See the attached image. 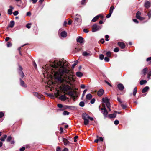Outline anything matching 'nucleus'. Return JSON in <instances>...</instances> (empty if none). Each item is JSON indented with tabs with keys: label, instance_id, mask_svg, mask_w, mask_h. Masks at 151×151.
Listing matches in <instances>:
<instances>
[{
	"label": "nucleus",
	"instance_id": "nucleus-1",
	"mask_svg": "<svg viewBox=\"0 0 151 151\" xmlns=\"http://www.w3.org/2000/svg\"><path fill=\"white\" fill-rule=\"evenodd\" d=\"M45 77L54 78L56 83L61 85L74 81L70 76V70L68 62L63 60H55L51 65L46 68V72L43 74Z\"/></svg>",
	"mask_w": 151,
	"mask_h": 151
},
{
	"label": "nucleus",
	"instance_id": "nucleus-2",
	"mask_svg": "<svg viewBox=\"0 0 151 151\" xmlns=\"http://www.w3.org/2000/svg\"><path fill=\"white\" fill-rule=\"evenodd\" d=\"M89 116L86 113H83L82 115V118L84 120V124L85 125L88 124L89 121L88 120Z\"/></svg>",
	"mask_w": 151,
	"mask_h": 151
},
{
	"label": "nucleus",
	"instance_id": "nucleus-3",
	"mask_svg": "<svg viewBox=\"0 0 151 151\" xmlns=\"http://www.w3.org/2000/svg\"><path fill=\"white\" fill-rule=\"evenodd\" d=\"M102 101L104 103L106 104L107 108L109 109V111H110L111 110L110 109V104L108 98L107 97L103 98Z\"/></svg>",
	"mask_w": 151,
	"mask_h": 151
},
{
	"label": "nucleus",
	"instance_id": "nucleus-4",
	"mask_svg": "<svg viewBox=\"0 0 151 151\" xmlns=\"http://www.w3.org/2000/svg\"><path fill=\"white\" fill-rule=\"evenodd\" d=\"M101 28V27L96 24H94L92 26V32H95L98 31Z\"/></svg>",
	"mask_w": 151,
	"mask_h": 151
},
{
	"label": "nucleus",
	"instance_id": "nucleus-5",
	"mask_svg": "<svg viewBox=\"0 0 151 151\" xmlns=\"http://www.w3.org/2000/svg\"><path fill=\"white\" fill-rule=\"evenodd\" d=\"M64 93L66 94H67L70 96L72 98H73V99H74L75 98V93L74 91H71L67 92H65Z\"/></svg>",
	"mask_w": 151,
	"mask_h": 151
},
{
	"label": "nucleus",
	"instance_id": "nucleus-6",
	"mask_svg": "<svg viewBox=\"0 0 151 151\" xmlns=\"http://www.w3.org/2000/svg\"><path fill=\"white\" fill-rule=\"evenodd\" d=\"M82 55L85 56H90L92 55V53L89 51H85L83 52Z\"/></svg>",
	"mask_w": 151,
	"mask_h": 151
},
{
	"label": "nucleus",
	"instance_id": "nucleus-7",
	"mask_svg": "<svg viewBox=\"0 0 151 151\" xmlns=\"http://www.w3.org/2000/svg\"><path fill=\"white\" fill-rule=\"evenodd\" d=\"M141 15V13L139 12L138 11L137 13L136 14V18L141 20H142L144 19V18L142 17H141L140 16Z\"/></svg>",
	"mask_w": 151,
	"mask_h": 151
},
{
	"label": "nucleus",
	"instance_id": "nucleus-8",
	"mask_svg": "<svg viewBox=\"0 0 151 151\" xmlns=\"http://www.w3.org/2000/svg\"><path fill=\"white\" fill-rule=\"evenodd\" d=\"M71 89L70 87L68 86H65L63 87V90L64 91V92H66L65 91H70V90Z\"/></svg>",
	"mask_w": 151,
	"mask_h": 151
},
{
	"label": "nucleus",
	"instance_id": "nucleus-9",
	"mask_svg": "<svg viewBox=\"0 0 151 151\" xmlns=\"http://www.w3.org/2000/svg\"><path fill=\"white\" fill-rule=\"evenodd\" d=\"M103 108H101V110H103L104 111V112H103V114L105 116H106L107 114H108V111H107L106 110V109H105V106L103 104Z\"/></svg>",
	"mask_w": 151,
	"mask_h": 151
},
{
	"label": "nucleus",
	"instance_id": "nucleus-10",
	"mask_svg": "<svg viewBox=\"0 0 151 151\" xmlns=\"http://www.w3.org/2000/svg\"><path fill=\"white\" fill-rule=\"evenodd\" d=\"M47 86L51 88H54V86L55 84L54 83L53 81H50L47 83Z\"/></svg>",
	"mask_w": 151,
	"mask_h": 151
},
{
	"label": "nucleus",
	"instance_id": "nucleus-11",
	"mask_svg": "<svg viewBox=\"0 0 151 151\" xmlns=\"http://www.w3.org/2000/svg\"><path fill=\"white\" fill-rule=\"evenodd\" d=\"M9 8L8 10V14L9 15H11L12 14V10L14 8L11 6H9Z\"/></svg>",
	"mask_w": 151,
	"mask_h": 151
},
{
	"label": "nucleus",
	"instance_id": "nucleus-12",
	"mask_svg": "<svg viewBox=\"0 0 151 151\" xmlns=\"http://www.w3.org/2000/svg\"><path fill=\"white\" fill-rule=\"evenodd\" d=\"M104 90L103 89H100L97 92V94L99 96H101L104 93Z\"/></svg>",
	"mask_w": 151,
	"mask_h": 151
},
{
	"label": "nucleus",
	"instance_id": "nucleus-13",
	"mask_svg": "<svg viewBox=\"0 0 151 151\" xmlns=\"http://www.w3.org/2000/svg\"><path fill=\"white\" fill-rule=\"evenodd\" d=\"M100 17H101L102 18L103 17V16L101 15V14H99L98 15H97V16H96V17H95L92 19V21L93 22H95L97 20V19H98Z\"/></svg>",
	"mask_w": 151,
	"mask_h": 151
},
{
	"label": "nucleus",
	"instance_id": "nucleus-14",
	"mask_svg": "<svg viewBox=\"0 0 151 151\" xmlns=\"http://www.w3.org/2000/svg\"><path fill=\"white\" fill-rule=\"evenodd\" d=\"M77 41L78 42L81 43L83 42V39L81 37H79L77 39Z\"/></svg>",
	"mask_w": 151,
	"mask_h": 151
},
{
	"label": "nucleus",
	"instance_id": "nucleus-15",
	"mask_svg": "<svg viewBox=\"0 0 151 151\" xmlns=\"http://www.w3.org/2000/svg\"><path fill=\"white\" fill-rule=\"evenodd\" d=\"M19 70L20 71L19 72V74L21 76L22 78H23L24 76V74L23 72L22 71V68L21 66H19Z\"/></svg>",
	"mask_w": 151,
	"mask_h": 151
},
{
	"label": "nucleus",
	"instance_id": "nucleus-16",
	"mask_svg": "<svg viewBox=\"0 0 151 151\" xmlns=\"http://www.w3.org/2000/svg\"><path fill=\"white\" fill-rule=\"evenodd\" d=\"M118 45L122 49L124 48L125 47L124 43L122 42H119L118 43Z\"/></svg>",
	"mask_w": 151,
	"mask_h": 151
},
{
	"label": "nucleus",
	"instance_id": "nucleus-17",
	"mask_svg": "<svg viewBox=\"0 0 151 151\" xmlns=\"http://www.w3.org/2000/svg\"><path fill=\"white\" fill-rule=\"evenodd\" d=\"M76 16H77V17L75 18V20L78 21L80 22H81V16L79 15H78V14L76 15Z\"/></svg>",
	"mask_w": 151,
	"mask_h": 151
},
{
	"label": "nucleus",
	"instance_id": "nucleus-18",
	"mask_svg": "<svg viewBox=\"0 0 151 151\" xmlns=\"http://www.w3.org/2000/svg\"><path fill=\"white\" fill-rule=\"evenodd\" d=\"M67 33L65 31H63L60 34L61 36L63 37H65L67 36Z\"/></svg>",
	"mask_w": 151,
	"mask_h": 151
},
{
	"label": "nucleus",
	"instance_id": "nucleus-19",
	"mask_svg": "<svg viewBox=\"0 0 151 151\" xmlns=\"http://www.w3.org/2000/svg\"><path fill=\"white\" fill-rule=\"evenodd\" d=\"M118 88L121 90H122L124 88V86L122 84H119L118 85Z\"/></svg>",
	"mask_w": 151,
	"mask_h": 151
},
{
	"label": "nucleus",
	"instance_id": "nucleus-20",
	"mask_svg": "<svg viewBox=\"0 0 151 151\" xmlns=\"http://www.w3.org/2000/svg\"><path fill=\"white\" fill-rule=\"evenodd\" d=\"M76 74L77 77L80 78L81 77L83 76V73L80 72H77Z\"/></svg>",
	"mask_w": 151,
	"mask_h": 151
},
{
	"label": "nucleus",
	"instance_id": "nucleus-21",
	"mask_svg": "<svg viewBox=\"0 0 151 151\" xmlns=\"http://www.w3.org/2000/svg\"><path fill=\"white\" fill-rule=\"evenodd\" d=\"M63 142L64 145H67L69 143L68 140L64 138H63Z\"/></svg>",
	"mask_w": 151,
	"mask_h": 151
},
{
	"label": "nucleus",
	"instance_id": "nucleus-22",
	"mask_svg": "<svg viewBox=\"0 0 151 151\" xmlns=\"http://www.w3.org/2000/svg\"><path fill=\"white\" fill-rule=\"evenodd\" d=\"M33 94L34 95L37 96L39 98H41L42 96V95L41 94H39L37 92H34L33 93Z\"/></svg>",
	"mask_w": 151,
	"mask_h": 151
},
{
	"label": "nucleus",
	"instance_id": "nucleus-23",
	"mask_svg": "<svg viewBox=\"0 0 151 151\" xmlns=\"http://www.w3.org/2000/svg\"><path fill=\"white\" fill-rule=\"evenodd\" d=\"M59 99L61 100L64 101L66 100V98L65 95H62L60 96Z\"/></svg>",
	"mask_w": 151,
	"mask_h": 151
},
{
	"label": "nucleus",
	"instance_id": "nucleus-24",
	"mask_svg": "<svg viewBox=\"0 0 151 151\" xmlns=\"http://www.w3.org/2000/svg\"><path fill=\"white\" fill-rule=\"evenodd\" d=\"M150 2L149 1H147L145 3V7L147 8H148L150 7Z\"/></svg>",
	"mask_w": 151,
	"mask_h": 151
},
{
	"label": "nucleus",
	"instance_id": "nucleus-25",
	"mask_svg": "<svg viewBox=\"0 0 151 151\" xmlns=\"http://www.w3.org/2000/svg\"><path fill=\"white\" fill-rule=\"evenodd\" d=\"M20 84L23 87H27V86L26 84H25L23 81L20 80Z\"/></svg>",
	"mask_w": 151,
	"mask_h": 151
},
{
	"label": "nucleus",
	"instance_id": "nucleus-26",
	"mask_svg": "<svg viewBox=\"0 0 151 151\" xmlns=\"http://www.w3.org/2000/svg\"><path fill=\"white\" fill-rule=\"evenodd\" d=\"M148 70V68H144L142 70V72L143 73V74L145 75L146 74Z\"/></svg>",
	"mask_w": 151,
	"mask_h": 151
},
{
	"label": "nucleus",
	"instance_id": "nucleus-27",
	"mask_svg": "<svg viewBox=\"0 0 151 151\" xmlns=\"http://www.w3.org/2000/svg\"><path fill=\"white\" fill-rule=\"evenodd\" d=\"M14 25V21H11L9 25V27L11 28H12Z\"/></svg>",
	"mask_w": 151,
	"mask_h": 151
},
{
	"label": "nucleus",
	"instance_id": "nucleus-28",
	"mask_svg": "<svg viewBox=\"0 0 151 151\" xmlns=\"http://www.w3.org/2000/svg\"><path fill=\"white\" fill-rule=\"evenodd\" d=\"M7 137V136L6 135H4L3 136V137H1L0 138V140L1 141H4L6 138Z\"/></svg>",
	"mask_w": 151,
	"mask_h": 151
},
{
	"label": "nucleus",
	"instance_id": "nucleus-29",
	"mask_svg": "<svg viewBox=\"0 0 151 151\" xmlns=\"http://www.w3.org/2000/svg\"><path fill=\"white\" fill-rule=\"evenodd\" d=\"M149 88L148 86H146L142 90V92L143 93L147 91Z\"/></svg>",
	"mask_w": 151,
	"mask_h": 151
},
{
	"label": "nucleus",
	"instance_id": "nucleus-30",
	"mask_svg": "<svg viewBox=\"0 0 151 151\" xmlns=\"http://www.w3.org/2000/svg\"><path fill=\"white\" fill-rule=\"evenodd\" d=\"M103 138L102 137H99L98 139H96L94 141V142L96 143H98L99 141H103Z\"/></svg>",
	"mask_w": 151,
	"mask_h": 151
},
{
	"label": "nucleus",
	"instance_id": "nucleus-31",
	"mask_svg": "<svg viewBox=\"0 0 151 151\" xmlns=\"http://www.w3.org/2000/svg\"><path fill=\"white\" fill-rule=\"evenodd\" d=\"M86 99H88L90 100L92 98V95L91 94H88L86 96Z\"/></svg>",
	"mask_w": 151,
	"mask_h": 151
},
{
	"label": "nucleus",
	"instance_id": "nucleus-32",
	"mask_svg": "<svg viewBox=\"0 0 151 151\" xmlns=\"http://www.w3.org/2000/svg\"><path fill=\"white\" fill-rule=\"evenodd\" d=\"M109 116L110 118H115L116 116V114L114 113L111 114H110L109 115Z\"/></svg>",
	"mask_w": 151,
	"mask_h": 151
},
{
	"label": "nucleus",
	"instance_id": "nucleus-33",
	"mask_svg": "<svg viewBox=\"0 0 151 151\" xmlns=\"http://www.w3.org/2000/svg\"><path fill=\"white\" fill-rule=\"evenodd\" d=\"M151 76V70H150L147 73V78L148 79H150V77Z\"/></svg>",
	"mask_w": 151,
	"mask_h": 151
},
{
	"label": "nucleus",
	"instance_id": "nucleus-34",
	"mask_svg": "<svg viewBox=\"0 0 151 151\" xmlns=\"http://www.w3.org/2000/svg\"><path fill=\"white\" fill-rule=\"evenodd\" d=\"M114 8V6H112L110 9L109 12L112 14Z\"/></svg>",
	"mask_w": 151,
	"mask_h": 151
},
{
	"label": "nucleus",
	"instance_id": "nucleus-35",
	"mask_svg": "<svg viewBox=\"0 0 151 151\" xmlns=\"http://www.w3.org/2000/svg\"><path fill=\"white\" fill-rule=\"evenodd\" d=\"M137 91V87H135L134 89L133 92V95L134 96H135Z\"/></svg>",
	"mask_w": 151,
	"mask_h": 151
},
{
	"label": "nucleus",
	"instance_id": "nucleus-36",
	"mask_svg": "<svg viewBox=\"0 0 151 151\" xmlns=\"http://www.w3.org/2000/svg\"><path fill=\"white\" fill-rule=\"evenodd\" d=\"M147 81L145 80H142L141 81H140V83L141 85H142L144 84L145 83H147Z\"/></svg>",
	"mask_w": 151,
	"mask_h": 151
},
{
	"label": "nucleus",
	"instance_id": "nucleus-37",
	"mask_svg": "<svg viewBox=\"0 0 151 151\" xmlns=\"http://www.w3.org/2000/svg\"><path fill=\"white\" fill-rule=\"evenodd\" d=\"M111 53L110 51L106 53V55L108 57H111Z\"/></svg>",
	"mask_w": 151,
	"mask_h": 151
},
{
	"label": "nucleus",
	"instance_id": "nucleus-38",
	"mask_svg": "<svg viewBox=\"0 0 151 151\" xmlns=\"http://www.w3.org/2000/svg\"><path fill=\"white\" fill-rule=\"evenodd\" d=\"M69 114V113L66 111H64L63 113V114L64 115H68Z\"/></svg>",
	"mask_w": 151,
	"mask_h": 151
},
{
	"label": "nucleus",
	"instance_id": "nucleus-39",
	"mask_svg": "<svg viewBox=\"0 0 151 151\" xmlns=\"http://www.w3.org/2000/svg\"><path fill=\"white\" fill-rule=\"evenodd\" d=\"M79 105L83 107L84 105V103L83 101H81L79 103Z\"/></svg>",
	"mask_w": 151,
	"mask_h": 151
},
{
	"label": "nucleus",
	"instance_id": "nucleus-40",
	"mask_svg": "<svg viewBox=\"0 0 151 151\" xmlns=\"http://www.w3.org/2000/svg\"><path fill=\"white\" fill-rule=\"evenodd\" d=\"M104 55L102 54H101L99 55V58L101 60H102L104 58Z\"/></svg>",
	"mask_w": 151,
	"mask_h": 151
},
{
	"label": "nucleus",
	"instance_id": "nucleus-41",
	"mask_svg": "<svg viewBox=\"0 0 151 151\" xmlns=\"http://www.w3.org/2000/svg\"><path fill=\"white\" fill-rule=\"evenodd\" d=\"M104 59L105 61L107 62H109V58H108V57H105Z\"/></svg>",
	"mask_w": 151,
	"mask_h": 151
},
{
	"label": "nucleus",
	"instance_id": "nucleus-42",
	"mask_svg": "<svg viewBox=\"0 0 151 151\" xmlns=\"http://www.w3.org/2000/svg\"><path fill=\"white\" fill-rule=\"evenodd\" d=\"M121 106L123 109H125L127 107L126 105L123 104H121Z\"/></svg>",
	"mask_w": 151,
	"mask_h": 151
},
{
	"label": "nucleus",
	"instance_id": "nucleus-43",
	"mask_svg": "<svg viewBox=\"0 0 151 151\" xmlns=\"http://www.w3.org/2000/svg\"><path fill=\"white\" fill-rule=\"evenodd\" d=\"M18 14H19V12H18V11H14L13 12V14L14 16H16V15H17Z\"/></svg>",
	"mask_w": 151,
	"mask_h": 151
},
{
	"label": "nucleus",
	"instance_id": "nucleus-44",
	"mask_svg": "<svg viewBox=\"0 0 151 151\" xmlns=\"http://www.w3.org/2000/svg\"><path fill=\"white\" fill-rule=\"evenodd\" d=\"M31 24L30 23H28L26 25V27L28 28V29H29L31 27Z\"/></svg>",
	"mask_w": 151,
	"mask_h": 151
},
{
	"label": "nucleus",
	"instance_id": "nucleus-45",
	"mask_svg": "<svg viewBox=\"0 0 151 151\" xmlns=\"http://www.w3.org/2000/svg\"><path fill=\"white\" fill-rule=\"evenodd\" d=\"M59 95V91H58L57 92L55 93V96L56 97H58Z\"/></svg>",
	"mask_w": 151,
	"mask_h": 151
},
{
	"label": "nucleus",
	"instance_id": "nucleus-46",
	"mask_svg": "<svg viewBox=\"0 0 151 151\" xmlns=\"http://www.w3.org/2000/svg\"><path fill=\"white\" fill-rule=\"evenodd\" d=\"M77 63V62H75L72 65L73 68L76 65Z\"/></svg>",
	"mask_w": 151,
	"mask_h": 151
},
{
	"label": "nucleus",
	"instance_id": "nucleus-47",
	"mask_svg": "<svg viewBox=\"0 0 151 151\" xmlns=\"http://www.w3.org/2000/svg\"><path fill=\"white\" fill-rule=\"evenodd\" d=\"M11 139H12L11 137L9 136L8 137L7 139V141L8 142H9V141H10L11 140Z\"/></svg>",
	"mask_w": 151,
	"mask_h": 151
},
{
	"label": "nucleus",
	"instance_id": "nucleus-48",
	"mask_svg": "<svg viewBox=\"0 0 151 151\" xmlns=\"http://www.w3.org/2000/svg\"><path fill=\"white\" fill-rule=\"evenodd\" d=\"M95 99H93L91 101V103L92 104H93L95 102Z\"/></svg>",
	"mask_w": 151,
	"mask_h": 151
},
{
	"label": "nucleus",
	"instance_id": "nucleus-49",
	"mask_svg": "<svg viewBox=\"0 0 151 151\" xmlns=\"http://www.w3.org/2000/svg\"><path fill=\"white\" fill-rule=\"evenodd\" d=\"M12 44L10 42H8L7 44V46L8 47H9L11 46Z\"/></svg>",
	"mask_w": 151,
	"mask_h": 151
},
{
	"label": "nucleus",
	"instance_id": "nucleus-50",
	"mask_svg": "<svg viewBox=\"0 0 151 151\" xmlns=\"http://www.w3.org/2000/svg\"><path fill=\"white\" fill-rule=\"evenodd\" d=\"M4 115V113L2 112H0V118L2 117Z\"/></svg>",
	"mask_w": 151,
	"mask_h": 151
},
{
	"label": "nucleus",
	"instance_id": "nucleus-51",
	"mask_svg": "<svg viewBox=\"0 0 151 151\" xmlns=\"http://www.w3.org/2000/svg\"><path fill=\"white\" fill-rule=\"evenodd\" d=\"M109 37V36L108 35H105V38H106L105 40H106V41H109V39H108Z\"/></svg>",
	"mask_w": 151,
	"mask_h": 151
},
{
	"label": "nucleus",
	"instance_id": "nucleus-52",
	"mask_svg": "<svg viewBox=\"0 0 151 151\" xmlns=\"http://www.w3.org/2000/svg\"><path fill=\"white\" fill-rule=\"evenodd\" d=\"M111 14L112 13L109 12V13L107 15V16H106V17L107 18H109L110 17Z\"/></svg>",
	"mask_w": 151,
	"mask_h": 151
},
{
	"label": "nucleus",
	"instance_id": "nucleus-53",
	"mask_svg": "<svg viewBox=\"0 0 151 151\" xmlns=\"http://www.w3.org/2000/svg\"><path fill=\"white\" fill-rule=\"evenodd\" d=\"M114 51L115 52H117L119 51V49L118 48H115L114 49Z\"/></svg>",
	"mask_w": 151,
	"mask_h": 151
},
{
	"label": "nucleus",
	"instance_id": "nucleus-54",
	"mask_svg": "<svg viewBox=\"0 0 151 151\" xmlns=\"http://www.w3.org/2000/svg\"><path fill=\"white\" fill-rule=\"evenodd\" d=\"M87 91V90H86V89H85L83 91V96H84L85 95Z\"/></svg>",
	"mask_w": 151,
	"mask_h": 151
},
{
	"label": "nucleus",
	"instance_id": "nucleus-55",
	"mask_svg": "<svg viewBox=\"0 0 151 151\" xmlns=\"http://www.w3.org/2000/svg\"><path fill=\"white\" fill-rule=\"evenodd\" d=\"M119 123V121L118 120H115L114 122V123L115 125H117Z\"/></svg>",
	"mask_w": 151,
	"mask_h": 151
},
{
	"label": "nucleus",
	"instance_id": "nucleus-56",
	"mask_svg": "<svg viewBox=\"0 0 151 151\" xmlns=\"http://www.w3.org/2000/svg\"><path fill=\"white\" fill-rule=\"evenodd\" d=\"M25 147H23L20 149V151H24L25 150Z\"/></svg>",
	"mask_w": 151,
	"mask_h": 151
},
{
	"label": "nucleus",
	"instance_id": "nucleus-57",
	"mask_svg": "<svg viewBox=\"0 0 151 151\" xmlns=\"http://www.w3.org/2000/svg\"><path fill=\"white\" fill-rule=\"evenodd\" d=\"M58 106L59 108H61L63 107V106L61 104H58Z\"/></svg>",
	"mask_w": 151,
	"mask_h": 151
},
{
	"label": "nucleus",
	"instance_id": "nucleus-58",
	"mask_svg": "<svg viewBox=\"0 0 151 151\" xmlns=\"http://www.w3.org/2000/svg\"><path fill=\"white\" fill-rule=\"evenodd\" d=\"M72 21L71 20H70L68 22V25H70L72 23Z\"/></svg>",
	"mask_w": 151,
	"mask_h": 151
},
{
	"label": "nucleus",
	"instance_id": "nucleus-59",
	"mask_svg": "<svg viewBox=\"0 0 151 151\" xmlns=\"http://www.w3.org/2000/svg\"><path fill=\"white\" fill-rule=\"evenodd\" d=\"M133 20L134 22L136 23H138V21L136 19H133Z\"/></svg>",
	"mask_w": 151,
	"mask_h": 151
},
{
	"label": "nucleus",
	"instance_id": "nucleus-60",
	"mask_svg": "<svg viewBox=\"0 0 151 151\" xmlns=\"http://www.w3.org/2000/svg\"><path fill=\"white\" fill-rule=\"evenodd\" d=\"M31 15V13L30 12H28L27 13V16H30Z\"/></svg>",
	"mask_w": 151,
	"mask_h": 151
},
{
	"label": "nucleus",
	"instance_id": "nucleus-61",
	"mask_svg": "<svg viewBox=\"0 0 151 151\" xmlns=\"http://www.w3.org/2000/svg\"><path fill=\"white\" fill-rule=\"evenodd\" d=\"M86 0H82L81 2V4L82 5H84L85 1Z\"/></svg>",
	"mask_w": 151,
	"mask_h": 151
},
{
	"label": "nucleus",
	"instance_id": "nucleus-62",
	"mask_svg": "<svg viewBox=\"0 0 151 151\" xmlns=\"http://www.w3.org/2000/svg\"><path fill=\"white\" fill-rule=\"evenodd\" d=\"M105 82L109 86H111V85L109 82L106 81H105Z\"/></svg>",
	"mask_w": 151,
	"mask_h": 151
},
{
	"label": "nucleus",
	"instance_id": "nucleus-63",
	"mask_svg": "<svg viewBox=\"0 0 151 151\" xmlns=\"http://www.w3.org/2000/svg\"><path fill=\"white\" fill-rule=\"evenodd\" d=\"M83 31L85 33H88V31L86 29H84Z\"/></svg>",
	"mask_w": 151,
	"mask_h": 151
},
{
	"label": "nucleus",
	"instance_id": "nucleus-64",
	"mask_svg": "<svg viewBox=\"0 0 151 151\" xmlns=\"http://www.w3.org/2000/svg\"><path fill=\"white\" fill-rule=\"evenodd\" d=\"M62 151H68V150L66 148H65Z\"/></svg>",
	"mask_w": 151,
	"mask_h": 151
}]
</instances>
